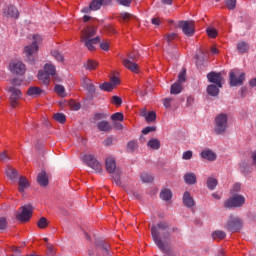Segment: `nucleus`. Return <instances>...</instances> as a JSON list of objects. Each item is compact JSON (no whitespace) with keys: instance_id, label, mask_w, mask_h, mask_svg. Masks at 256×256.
<instances>
[{"instance_id":"f257e3e1","label":"nucleus","mask_w":256,"mask_h":256,"mask_svg":"<svg viewBox=\"0 0 256 256\" xmlns=\"http://www.w3.org/2000/svg\"><path fill=\"white\" fill-rule=\"evenodd\" d=\"M151 234L155 245H157L160 251L167 253L169 248L161 240V237H163V239H167V237H169V225L167 222H160L156 226H153L151 229Z\"/></svg>"},{"instance_id":"f03ea898","label":"nucleus","mask_w":256,"mask_h":256,"mask_svg":"<svg viewBox=\"0 0 256 256\" xmlns=\"http://www.w3.org/2000/svg\"><path fill=\"white\" fill-rule=\"evenodd\" d=\"M96 32L97 31L95 28H93V26H88L82 31L81 41L85 44L88 51H95V45L101 43V38L99 36L91 38Z\"/></svg>"},{"instance_id":"7ed1b4c3","label":"nucleus","mask_w":256,"mask_h":256,"mask_svg":"<svg viewBox=\"0 0 256 256\" xmlns=\"http://www.w3.org/2000/svg\"><path fill=\"white\" fill-rule=\"evenodd\" d=\"M51 77L55 79L57 77V70L55 68V65L51 63H47L44 66V70H40L38 72V79L43 83V85H49L51 83Z\"/></svg>"},{"instance_id":"20e7f679","label":"nucleus","mask_w":256,"mask_h":256,"mask_svg":"<svg viewBox=\"0 0 256 256\" xmlns=\"http://www.w3.org/2000/svg\"><path fill=\"white\" fill-rule=\"evenodd\" d=\"M228 121L229 117L227 114H218L214 119V133H216V135H223L226 133L227 128L229 127Z\"/></svg>"},{"instance_id":"39448f33","label":"nucleus","mask_w":256,"mask_h":256,"mask_svg":"<svg viewBox=\"0 0 256 256\" xmlns=\"http://www.w3.org/2000/svg\"><path fill=\"white\" fill-rule=\"evenodd\" d=\"M43 43V36L39 34H34L32 36V43L24 47V53L28 57V59H31L33 55H36V53H39V45Z\"/></svg>"},{"instance_id":"423d86ee","label":"nucleus","mask_w":256,"mask_h":256,"mask_svg":"<svg viewBox=\"0 0 256 256\" xmlns=\"http://www.w3.org/2000/svg\"><path fill=\"white\" fill-rule=\"evenodd\" d=\"M229 81L231 87H237L243 85L245 81V73L239 69H233L229 74Z\"/></svg>"},{"instance_id":"0eeeda50","label":"nucleus","mask_w":256,"mask_h":256,"mask_svg":"<svg viewBox=\"0 0 256 256\" xmlns=\"http://www.w3.org/2000/svg\"><path fill=\"white\" fill-rule=\"evenodd\" d=\"M136 62L137 57H135V54H130L127 58L122 59L123 66L132 73H139V65Z\"/></svg>"},{"instance_id":"6e6552de","label":"nucleus","mask_w":256,"mask_h":256,"mask_svg":"<svg viewBox=\"0 0 256 256\" xmlns=\"http://www.w3.org/2000/svg\"><path fill=\"white\" fill-rule=\"evenodd\" d=\"M12 75H25V64L19 60H12L8 66Z\"/></svg>"},{"instance_id":"1a4fd4ad","label":"nucleus","mask_w":256,"mask_h":256,"mask_svg":"<svg viewBox=\"0 0 256 256\" xmlns=\"http://www.w3.org/2000/svg\"><path fill=\"white\" fill-rule=\"evenodd\" d=\"M2 15L7 19H19V10L11 4H6L2 7Z\"/></svg>"},{"instance_id":"9d476101","label":"nucleus","mask_w":256,"mask_h":256,"mask_svg":"<svg viewBox=\"0 0 256 256\" xmlns=\"http://www.w3.org/2000/svg\"><path fill=\"white\" fill-rule=\"evenodd\" d=\"M21 212L16 216L18 221H21L22 223H27L29 219H31L33 215V206L31 205H25L21 207Z\"/></svg>"},{"instance_id":"9b49d317","label":"nucleus","mask_w":256,"mask_h":256,"mask_svg":"<svg viewBox=\"0 0 256 256\" xmlns=\"http://www.w3.org/2000/svg\"><path fill=\"white\" fill-rule=\"evenodd\" d=\"M243 205H245V197L242 195L233 196L224 203L226 209H233V207H241Z\"/></svg>"},{"instance_id":"f8f14e48","label":"nucleus","mask_w":256,"mask_h":256,"mask_svg":"<svg viewBox=\"0 0 256 256\" xmlns=\"http://www.w3.org/2000/svg\"><path fill=\"white\" fill-rule=\"evenodd\" d=\"M178 27L182 29L184 35H187V37H192V35H195L194 21H180Z\"/></svg>"},{"instance_id":"ddd939ff","label":"nucleus","mask_w":256,"mask_h":256,"mask_svg":"<svg viewBox=\"0 0 256 256\" xmlns=\"http://www.w3.org/2000/svg\"><path fill=\"white\" fill-rule=\"evenodd\" d=\"M84 161L87 164L88 167H91L96 173H100L103 169V165L97 161V158L91 154L84 156Z\"/></svg>"},{"instance_id":"4468645a","label":"nucleus","mask_w":256,"mask_h":256,"mask_svg":"<svg viewBox=\"0 0 256 256\" xmlns=\"http://www.w3.org/2000/svg\"><path fill=\"white\" fill-rule=\"evenodd\" d=\"M242 225H243V221L241 220V218L235 217V216H230L229 220L227 221V224H226V229L228 231L235 232V231H239V229H241Z\"/></svg>"},{"instance_id":"2eb2a0df","label":"nucleus","mask_w":256,"mask_h":256,"mask_svg":"<svg viewBox=\"0 0 256 256\" xmlns=\"http://www.w3.org/2000/svg\"><path fill=\"white\" fill-rule=\"evenodd\" d=\"M8 93H10V105L11 107H17L18 99H21V90L16 88L15 86H10L7 88Z\"/></svg>"},{"instance_id":"dca6fc26","label":"nucleus","mask_w":256,"mask_h":256,"mask_svg":"<svg viewBox=\"0 0 256 256\" xmlns=\"http://www.w3.org/2000/svg\"><path fill=\"white\" fill-rule=\"evenodd\" d=\"M207 79L209 83H214V85H218V87H223V77L221 76V73L210 72L207 75Z\"/></svg>"},{"instance_id":"f3484780","label":"nucleus","mask_w":256,"mask_h":256,"mask_svg":"<svg viewBox=\"0 0 256 256\" xmlns=\"http://www.w3.org/2000/svg\"><path fill=\"white\" fill-rule=\"evenodd\" d=\"M105 167L108 173H115V171H117V163L115 162V158H106Z\"/></svg>"},{"instance_id":"a211bd4d","label":"nucleus","mask_w":256,"mask_h":256,"mask_svg":"<svg viewBox=\"0 0 256 256\" xmlns=\"http://www.w3.org/2000/svg\"><path fill=\"white\" fill-rule=\"evenodd\" d=\"M37 182L41 187H47L49 185V178L47 177V172L41 171L37 176Z\"/></svg>"},{"instance_id":"6ab92c4d","label":"nucleus","mask_w":256,"mask_h":256,"mask_svg":"<svg viewBox=\"0 0 256 256\" xmlns=\"http://www.w3.org/2000/svg\"><path fill=\"white\" fill-rule=\"evenodd\" d=\"M202 159H206V161H215L217 159V154L212 150H204L201 152Z\"/></svg>"},{"instance_id":"aec40b11","label":"nucleus","mask_w":256,"mask_h":256,"mask_svg":"<svg viewBox=\"0 0 256 256\" xmlns=\"http://www.w3.org/2000/svg\"><path fill=\"white\" fill-rule=\"evenodd\" d=\"M183 203L185 207H194L195 206V200H193V197H191V194L186 191L183 195Z\"/></svg>"},{"instance_id":"412c9836","label":"nucleus","mask_w":256,"mask_h":256,"mask_svg":"<svg viewBox=\"0 0 256 256\" xmlns=\"http://www.w3.org/2000/svg\"><path fill=\"white\" fill-rule=\"evenodd\" d=\"M147 147L149 149H153V151H157L161 149V141H159L157 138H152L148 141Z\"/></svg>"},{"instance_id":"4be33fe9","label":"nucleus","mask_w":256,"mask_h":256,"mask_svg":"<svg viewBox=\"0 0 256 256\" xmlns=\"http://www.w3.org/2000/svg\"><path fill=\"white\" fill-rule=\"evenodd\" d=\"M42 93H44V91L36 86H32L27 90V95L29 97H39V95H42Z\"/></svg>"},{"instance_id":"5701e85b","label":"nucleus","mask_w":256,"mask_h":256,"mask_svg":"<svg viewBox=\"0 0 256 256\" xmlns=\"http://www.w3.org/2000/svg\"><path fill=\"white\" fill-rule=\"evenodd\" d=\"M184 181L187 185H195L197 183V176L193 172L186 173L184 175Z\"/></svg>"},{"instance_id":"b1692460","label":"nucleus","mask_w":256,"mask_h":256,"mask_svg":"<svg viewBox=\"0 0 256 256\" xmlns=\"http://www.w3.org/2000/svg\"><path fill=\"white\" fill-rule=\"evenodd\" d=\"M18 185H19L18 191L20 193H23L25 189H29V180H27V178L22 176L19 178Z\"/></svg>"},{"instance_id":"393cba45","label":"nucleus","mask_w":256,"mask_h":256,"mask_svg":"<svg viewBox=\"0 0 256 256\" xmlns=\"http://www.w3.org/2000/svg\"><path fill=\"white\" fill-rule=\"evenodd\" d=\"M219 89H221L219 85L211 84L207 87V93L208 95H211V97H217V95H219Z\"/></svg>"},{"instance_id":"a878e982","label":"nucleus","mask_w":256,"mask_h":256,"mask_svg":"<svg viewBox=\"0 0 256 256\" xmlns=\"http://www.w3.org/2000/svg\"><path fill=\"white\" fill-rule=\"evenodd\" d=\"M82 86L84 87V89L89 91V93H95V85H93V82H91V79L85 78L82 81Z\"/></svg>"},{"instance_id":"bb28decb","label":"nucleus","mask_w":256,"mask_h":256,"mask_svg":"<svg viewBox=\"0 0 256 256\" xmlns=\"http://www.w3.org/2000/svg\"><path fill=\"white\" fill-rule=\"evenodd\" d=\"M173 197V193L168 188H163L160 193V199L162 201H171V198Z\"/></svg>"},{"instance_id":"cd10ccee","label":"nucleus","mask_w":256,"mask_h":256,"mask_svg":"<svg viewBox=\"0 0 256 256\" xmlns=\"http://www.w3.org/2000/svg\"><path fill=\"white\" fill-rule=\"evenodd\" d=\"M54 91L58 95V97L65 98L67 97V92L65 91V86L61 84H56L54 86Z\"/></svg>"},{"instance_id":"c85d7f7f","label":"nucleus","mask_w":256,"mask_h":256,"mask_svg":"<svg viewBox=\"0 0 256 256\" xmlns=\"http://www.w3.org/2000/svg\"><path fill=\"white\" fill-rule=\"evenodd\" d=\"M97 128L99 129V131H104V132H109V131H111L113 129L111 127V124H109L108 121H100V122H98Z\"/></svg>"},{"instance_id":"c756f323","label":"nucleus","mask_w":256,"mask_h":256,"mask_svg":"<svg viewBox=\"0 0 256 256\" xmlns=\"http://www.w3.org/2000/svg\"><path fill=\"white\" fill-rule=\"evenodd\" d=\"M183 91V84H180L179 82H175L171 86L170 93L171 95H179Z\"/></svg>"},{"instance_id":"7c9ffc66","label":"nucleus","mask_w":256,"mask_h":256,"mask_svg":"<svg viewBox=\"0 0 256 256\" xmlns=\"http://www.w3.org/2000/svg\"><path fill=\"white\" fill-rule=\"evenodd\" d=\"M103 3H105V0H93L90 3V9L92 11H99V9H101V7H103Z\"/></svg>"},{"instance_id":"2f4dec72","label":"nucleus","mask_w":256,"mask_h":256,"mask_svg":"<svg viewBox=\"0 0 256 256\" xmlns=\"http://www.w3.org/2000/svg\"><path fill=\"white\" fill-rule=\"evenodd\" d=\"M85 69H87L88 71H93L95 69H97V67H99V62L95 61V60H88L85 64H84Z\"/></svg>"},{"instance_id":"473e14b6","label":"nucleus","mask_w":256,"mask_h":256,"mask_svg":"<svg viewBox=\"0 0 256 256\" xmlns=\"http://www.w3.org/2000/svg\"><path fill=\"white\" fill-rule=\"evenodd\" d=\"M227 237V234L222 230H216L212 233V238L215 241H221L222 239H225Z\"/></svg>"},{"instance_id":"72a5a7b5","label":"nucleus","mask_w":256,"mask_h":256,"mask_svg":"<svg viewBox=\"0 0 256 256\" xmlns=\"http://www.w3.org/2000/svg\"><path fill=\"white\" fill-rule=\"evenodd\" d=\"M6 175L8 178L11 179V181H13V180L17 179L18 172H17V170H15V168L8 167L6 169Z\"/></svg>"},{"instance_id":"f704fd0d","label":"nucleus","mask_w":256,"mask_h":256,"mask_svg":"<svg viewBox=\"0 0 256 256\" xmlns=\"http://www.w3.org/2000/svg\"><path fill=\"white\" fill-rule=\"evenodd\" d=\"M237 49L240 53H247V51H249V44H247V42H239Z\"/></svg>"},{"instance_id":"c9c22d12","label":"nucleus","mask_w":256,"mask_h":256,"mask_svg":"<svg viewBox=\"0 0 256 256\" xmlns=\"http://www.w3.org/2000/svg\"><path fill=\"white\" fill-rule=\"evenodd\" d=\"M139 147V143H137V141L133 140L128 142L127 144V151L128 153H133V151H135V149H137Z\"/></svg>"},{"instance_id":"e433bc0d","label":"nucleus","mask_w":256,"mask_h":256,"mask_svg":"<svg viewBox=\"0 0 256 256\" xmlns=\"http://www.w3.org/2000/svg\"><path fill=\"white\" fill-rule=\"evenodd\" d=\"M207 187L210 189V191H213L215 187H217V179L209 177L207 179Z\"/></svg>"},{"instance_id":"4c0bfd02","label":"nucleus","mask_w":256,"mask_h":256,"mask_svg":"<svg viewBox=\"0 0 256 256\" xmlns=\"http://www.w3.org/2000/svg\"><path fill=\"white\" fill-rule=\"evenodd\" d=\"M48 225H49V221L45 217L40 218L37 222V227L39 229H45L46 227H48Z\"/></svg>"},{"instance_id":"58836bf2","label":"nucleus","mask_w":256,"mask_h":256,"mask_svg":"<svg viewBox=\"0 0 256 256\" xmlns=\"http://www.w3.org/2000/svg\"><path fill=\"white\" fill-rule=\"evenodd\" d=\"M206 33H207L208 37H211V39H215V37H217V35H218L217 29H215L214 27H211V26H209L206 29Z\"/></svg>"},{"instance_id":"ea45409f","label":"nucleus","mask_w":256,"mask_h":256,"mask_svg":"<svg viewBox=\"0 0 256 256\" xmlns=\"http://www.w3.org/2000/svg\"><path fill=\"white\" fill-rule=\"evenodd\" d=\"M53 117L58 123H65L67 121V117L63 113H56Z\"/></svg>"},{"instance_id":"a19ab883","label":"nucleus","mask_w":256,"mask_h":256,"mask_svg":"<svg viewBox=\"0 0 256 256\" xmlns=\"http://www.w3.org/2000/svg\"><path fill=\"white\" fill-rule=\"evenodd\" d=\"M100 89L101 91H113V89H115L113 87V84H111V82H104L100 85Z\"/></svg>"},{"instance_id":"79ce46f5","label":"nucleus","mask_w":256,"mask_h":256,"mask_svg":"<svg viewBox=\"0 0 256 256\" xmlns=\"http://www.w3.org/2000/svg\"><path fill=\"white\" fill-rule=\"evenodd\" d=\"M186 75H187V70L182 69V71L178 75L177 83H180L181 85H183V83H185V81H186Z\"/></svg>"},{"instance_id":"37998d69","label":"nucleus","mask_w":256,"mask_h":256,"mask_svg":"<svg viewBox=\"0 0 256 256\" xmlns=\"http://www.w3.org/2000/svg\"><path fill=\"white\" fill-rule=\"evenodd\" d=\"M52 56L59 63H63V61L65 60V58L63 57V54L59 53V51H56V50L52 51Z\"/></svg>"},{"instance_id":"c03bdc74","label":"nucleus","mask_w":256,"mask_h":256,"mask_svg":"<svg viewBox=\"0 0 256 256\" xmlns=\"http://www.w3.org/2000/svg\"><path fill=\"white\" fill-rule=\"evenodd\" d=\"M153 179V176L148 173H143L141 175V180L143 181V183H152Z\"/></svg>"},{"instance_id":"a18cd8bd","label":"nucleus","mask_w":256,"mask_h":256,"mask_svg":"<svg viewBox=\"0 0 256 256\" xmlns=\"http://www.w3.org/2000/svg\"><path fill=\"white\" fill-rule=\"evenodd\" d=\"M69 105L72 111H79L81 109V104L77 103L75 100H71Z\"/></svg>"},{"instance_id":"49530a36","label":"nucleus","mask_w":256,"mask_h":256,"mask_svg":"<svg viewBox=\"0 0 256 256\" xmlns=\"http://www.w3.org/2000/svg\"><path fill=\"white\" fill-rule=\"evenodd\" d=\"M155 119H157V115L155 114V112H149L145 117V120L148 123H152V121H155Z\"/></svg>"},{"instance_id":"de8ad7c7","label":"nucleus","mask_w":256,"mask_h":256,"mask_svg":"<svg viewBox=\"0 0 256 256\" xmlns=\"http://www.w3.org/2000/svg\"><path fill=\"white\" fill-rule=\"evenodd\" d=\"M112 121H123L124 116L121 112H116L111 116Z\"/></svg>"},{"instance_id":"09e8293b","label":"nucleus","mask_w":256,"mask_h":256,"mask_svg":"<svg viewBox=\"0 0 256 256\" xmlns=\"http://www.w3.org/2000/svg\"><path fill=\"white\" fill-rule=\"evenodd\" d=\"M225 3L228 9L233 10L237 5V0H225Z\"/></svg>"},{"instance_id":"8fccbe9b","label":"nucleus","mask_w":256,"mask_h":256,"mask_svg":"<svg viewBox=\"0 0 256 256\" xmlns=\"http://www.w3.org/2000/svg\"><path fill=\"white\" fill-rule=\"evenodd\" d=\"M241 191V183H235L230 190L231 195H235V193H239Z\"/></svg>"},{"instance_id":"3c124183","label":"nucleus","mask_w":256,"mask_h":256,"mask_svg":"<svg viewBox=\"0 0 256 256\" xmlns=\"http://www.w3.org/2000/svg\"><path fill=\"white\" fill-rule=\"evenodd\" d=\"M117 3H119V5H122L123 7H131V3H133V0H117Z\"/></svg>"},{"instance_id":"603ef678","label":"nucleus","mask_w":256,"mask_h":256,"mask_svg":"<svg viewBox=\"0 0 256 256\" xmlns=\"http://www.w3.org/2000/svg\"><path fill=\"white\" fill-rule=\"evenodd\" d=\"M191 157H193V152L191 150L185 151L182 155V159H184L185 161H189Z\"/></svg>"},{"instance_id":"864d4df0","label":"nucleus","mask_w":256,"mask_h":256,"mask_svg":"<svg viewBox=\"0 0 256 256\" xmlns=\"http://www.w3.org/2000/svg\"><path fill=\"white\" fill-rule=\"evenodd\" d=\"M155 127L154 126H147L142 130L143 135H149V133H153V131H155Z\"/></svg>"},{"instance_id":"5fc2aeb1","label":"nucleus","mask_w":256,"mask_h":256,"mask_svg":"<svg viewBox=\"0 0 256 256\" xmlns=\"http://www.w3.org/2000/svg\"><path fill=\"white\" fill-rule=\"evenodd\" d=\"M120 17L126 23V21H129V19H131V17H133V15H131L130 13H127V12H123L120 14Z\"/></svg>"},{"instance_id":"6e6d98bb","label":"nucleus","mask_w":256,"mask_h":256,"mask_svg":"<svg viewBox=\"0 0 256 256\" xmlns=\"http://www.w3.org/2000/svg\"><path fill=\"white\" fill-rule=\"evenodd\" d=\"M121 83V81L119 80V78L113 76L111 79H110V84L113 85L114 89L115 87H117V85H119Z\"/></svg>"},{"instance_id":"4d7b16f0","label":"nucleus","mask_w":256,"mask_h":256,"mask_svg":"<svg viewBox=\"0 0 256 256\" xmlns=\"http://www.w3.org/2000/svg\"><path fill=\"white\" fill-rule=\"evenodd\" d=\"M112 103L114 105H121V103H123V100L119 96H113L112 97Z\"/></svg>"},{"instance_id":"13d9d810","label":"nucleus","mask_w":256,"mask_h":256,"mask_svg":"<svg viewBox=\"0 0 256 256\" xmlns=\"http://www.w3.org/2000/svg\"><path fill=\"white\" fill-rule=\"evenodd\" d=\"M100 49H102V51H109V42L107 41L101 42Z\"/></svg>"},{"instance_id":"bf43d9fd","label":"nucleus","mask_w":256,"mask_h":256,"mask_svg":"<svg viewBox=\"0 0 256 256\" xmlns=\"http://www.w3.org/2000/svg\"><path fill=\"white\" fill-rule=\"evenodd\" d=\"M7 228V219H5L4 217L0 218V229H6Z\"/></svg>"},{"instance_id":"052dcab7","label":"nucleus","mask_w":256,"mask_h":256,"mask_svg":"<svg viewBox=\"0 0 256 256\" xmlns=\"http://www.w3.org/2000/svg\"><path fill=\"white\" fill-rule=\"evenodd\" d=\"M105 117H107V115H105L104 113H96L95 116H94V119L96 121H99L101 119H105Z\"/></svg>"},{"instance_id":"680f3d73","label":"nucleus","mask_w":256,"mask_h":256,"mask_svg":"<svg viewBox=\"0 0 256 256\" xmlns=\"http://www.w3.org/2000/svg\"><path fill=\"white\" fill-rule=\"evenodd\" d=\"M166 39H167L168 43H171V41L177 39V34H175V33L168 34Z\"/></svg>"},{"instance_id":"e2e57ef3","label":"nucleus","mask_w":256,"mask_h":256,"mask_svg":"<svg viewBox=\"0 0 256 256\" xmlns=\"http://www.w3.org/2000/svg\"><path fill=\"white\" fill-rule=\"evenodd\" d=\"M163 105L166 109H169V107H171V99L170 98L164 99Z\"/></svg>"},{"instance_id":"0e129e2a","label":"nucleus","mask_w":256,"mask_h":256,"mask_svg":"<svg viewBox=\"0 0 256 256\" xmlns=\"http://www.w3.org/2000/svg\"><path fill=\"white\" fill-rule=\"evenodd\" d=\"M0 161H7V152L0 153Z\"/></svg>"},{"instance_id":"69168bd1","label":"nucleus","mask_w":256,"mask_h":256,"mask_svg":"<svg viewBox=\"0 0 256 256\" xmlns=\"http://www.w3.org/2000/svg\"><path fill=\"white\" fill-rule=\"evenodd\" d=\"M194 101H195V98H193V96H189L187 98V105H193Z\"/></svg>"},{"instance_id":"338daca9","label":"nucleus","mask_w":256,"mask_h":256,"mask_svg":"<svg viewBox=\"0 0 256 256\" xmlns=\"http://www.w3.org/2000/svg\"><path fill=\"white\" fill-rule=\"evenodd\" d=\"M91 11H93L92 9H91V6L89 5V7H84L83 9H82V13H91Z\"/></svg>"},{"instance_id":"774afa93","label":"nucleus","mask_w":256,"mask_h":256,"mask_svg":"<svg viewBox=\"0 0 256 256\" xmlns=\"http://www.w3.org/2000/svg\"><path fill=\"white\" fill-rule=\"evenodd\" d=\"M250 87H256V78L250 80Z\"/></svg>"}]
</instances>
